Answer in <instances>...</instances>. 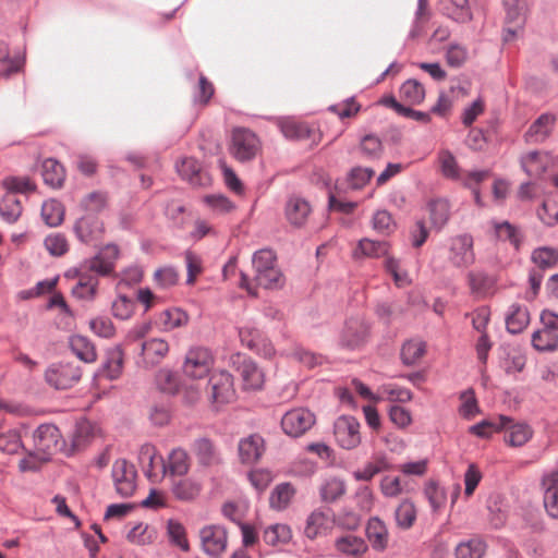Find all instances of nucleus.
<instances>
[{
    "instance_id": "f257e3e1",
    "label": "nucleus",
    "mask_w": 558,
    "mask_h": 558,
    "mask_svg": "<svg viewBox=\"0 0 558 558\" xmlns=\"http://www.w3.org/2000/svg\"><path fill=\"white\" fill-rule=\"evenodd\" d=\"M118 245L108 243L102 246L93 257L85 259L74 269L77 282L99 283L98 277L110 276L119 258Z\"/></svg>"
},
{
    "instance_id": "f03ea898",
    "label": "nucleus",
    "mask_w": 558,
    "mask_h": 558,
    "mask_svg": "<svg viewBox=\"0 0 558 558\" xmlns=\"http://www.w3.org/2000/svg\"><path fill=\"white\" fill-rule=\"evenodd\" d=\"M254 280L267 290H278L284 286L286 278L277 265L276 253L268 247L256 251L252 256Z\"/></svg>"
},
{
    "instance_id": "7ed1b4c3",
    "label": "nucleus",
    "mask_w": 558,
    "mask_h": 558,
    "mask_svg": "<svg viewBox=\"0 0 558 558\" xmlns=\"http://www.w3.org/2000/svg\"><path fill=\"white\" fill-rule=\"evenodd\" d=\"M82 377V368L75 362H56L50 364L45 372L46 383L57 389L65 390L75 386Z\"/></svg>"
},
{
    "instance_id": "20e7f679",
    "label": "nucleus",
    "mask_w": 558,
    "mask_h": 558,
    "mask_svg": "<svg viewBox=\"0 0 558 558\" xmlns=\"http://www.w3.org/2000/svg\"><path fill=\"white\" fill-rule=\"evenodd\" d=\"M111 478L121 498L133 496L137 487V470L133 463L124 458L117 459L111 468Z\"/></svg>"
},
{
    "instance_id": "39448f33",
    "label": "nucleus",
    "mask_w": 558,
    "mask_h": 558,
    "mask_svg": "<svg viewBox=\"0 0 558 558\" xmlns=\"http://www.w3.org/2000/svg\"><path fill=\"white\" fill-rule=\"evenodd\" d=\"M213 363L214 359L208 349L194 347L186 352L182 369L186 377L202 379L209 374Z\"/></svg>"
},
{
    "instance_id": "423d86ee",
    "label": "nucleus",
    "mask_w": 558,
    "mask_h": 558,
    "mask_svg": "<svg viewBox=\"0 0 558 558\" xmlns=\"http://www.w3.org/2000/svg\"><path fill=\"white\" fill-rule=\"evenodd\" d=\"M360 422L352 415H340L333 423L336 442L345 450L355 449L361 444Z\"/></svg>"
},
{
    "instance_id": "0eeeda50",
    "label": "nucleus",
    "mask_w": 558,
    "mask_h": 558,
    "mask_svg": "<svg viewBox=\"0 0 558 558\" xmlns=\"http://www.w3.org/2000/svg\"><path fill=\"white\" fill-rule=\"evenodd\" d=\"M140 350L137 365L145 369L159 365L169 353V343L161 338H150L137 343Z\"/></svg>"
},
{
    "instance_id": "6e6552de",
    "label": "nucleus",
    "mask_w": 558,
    "mask_h": 558,
    "mask_svg": "<svg viewBox=\"0 0 558 558\" xmlns=\"http://www.w3.org/2000/svg\"><path fill=\"white\" fill-rule=\"evenodd\" d=\"M315 415L306 408H295L284 413L281 427L284 434L298 438L305 434L315 424Z\"/></svg>"
},
{
    "instance_id": "1a4fd4ad",
    "label": "nucleus",
    "mask_w": 558,
    "mask_h": 558,
    "mask_svg": "<svg viewBox=\"0 0 558 558\" xmlns=\"http://www.w3.org/2000/svg\"><path fill=\"white\" fill-rule=\"evenodd\" d=\"M33 439L36 449L46 454L62 451L65 445L60 429L51 423L40 424L34 430Z\"/></svg>"
},
{
    "instance_id": "9d476101",
    "label": "nucleus",
    "mask_w": 558,
    "mask_h": 558,
    "mask_svg": "<svg viewBox=\"0 0 558 558\" xmlns=\"http://www.w3.org/2000/svg\"><path fill=\"white\" fill-rule=\"evenodd\" d=\"M258 149V138L248 129L238 128L232 133L231 154L239 161L253 159Z\"/></svg>"
},
{
    "instance_id": "9b49d317",
    "label": "nucleus",
    "mask_w": 558,
    "mask_h": 558,
    "mask_svg": "<svg viewBox=\"0 0 558 558\" xmlns=\"http://www.w3.org/2000/svg\"><path fill=\"white\" fill-rule=\"evenodd\" d=\"M73 232L81 243L92 244L101 239L105 227L97 215L86 213L75 221Z\"/></svg>"
},
{
    "instance_id": "f8f14e48",
    "label": "nucleus",
    "mask_w": 558,
    "mask_h": 558,
    "mask_svg": "<svg viewBox=\"0 0 558 558\" xmlns=\"http://www.w3.org/2000/svg\"><path fill=\"white\" fill-rule=\"evenodd\" d=\"M448 259L458 268H465L472 265L475 259L473 238L470 234H460L451 239Z\"/></svg>"
},
{
    "instance_id": "ddd939ff",
    "label": "nucleus",
    "mask_w": 558,
    "mask_h": 558,
    "mask_svg": "<svg viewBox=\"0 0 558 558\" xmlns=\"http://www.w3.org/2000/svg\"><path fill=\"white\" fill-rule=\"evenodd\" d=\"M208 386L213 403H228L234 397L233 377L227 371L214 372L209 377Z\"/></svg>"
},
{
    "instance_id": "4468645a",
    "label": "nucleus",
    "mask_w": 558,
    "mask_h": 558,
    "mask_svg": "<svg viewBox=\"0 0 558 558\" xmlns=\"http://www.w3.org/2000/svg\"><path fill=\"white\" fill-rule=\"evenodd\" d=\"M191 450L198 465L204 469L216 468L222 463L220 451L208 437L196 438L191 445Z\"/></svg>"
},
{
    "instance_id": "2eb2a0df",
    "label": "nucleus",
    "mask_w": 558,
    "mask_h": 558,
    "mask_svg": "<svg viewBox=\"0 0 558 558\" xmlns=\"http://www.w3.org/2000/svg\"><path fill=\"white\" fill-rule=\"evenodd\" d=\"M203 550L211 556H220L227 547V530L218 524L204 526L199 532Z\"/></svg>"
},
{
    "instance_id": "dca6fc26",
    "label": "nucleus",
    "mask_w": 558,
    "mask_h": 558,
    "mask_svg": "<svg viewBox=\"0 0 558 558\" xmlns=\"http://www.w3.org/2000/svg\"><path fill=\"white\" fill-rule=\"evenodd\" d=\"M368 336V325L361 318H349L340 333L339 344L342 348L354 350L362 345Z\"/></svg>"
},
{
    "instance_id": "f3484780",
    "label": "nucleus",
    "mask_w": 558,
    "mask_h": 558,
    "mask_svg": "<svg viewBox=\"0 0 558 558\" xmlns=\"http://www.w3.org/2000/svg\"><path fill=\"white\" fill-rule=\"evenodd\" d=\"M312 213V206L307 199L299 195L288 197L284 205V216L288 222L296 228H303Z\"/></svg>"
},
{
    "instance_id": "a211bd4d",
    "label": "nucleus",
    "mask_w": 558,
    "mask_h": 558,
    "mask_svg": "<svg viewBox=\"0 0 558 558\" xmlns=\"http://www.w3.org/2000/svg\"><path fill=\"white\" fill-rule=\"evenodd\" d=\"M233 363L238 364L236 368L245 390H259L263 388L264 373L253 360L238 354Z\"/></svg>"
},
{
    "instance_id": "6ab92c4d",
    "label": "nucleus",
    "mask_w": 558,
    "mask_h": 558,
    "mask_svg": "<svg viewBox=\"0 0 558 558\" xmlns=\"http://www.w3.org/2000/svg\"><path fill=\"white\" fill-rule=\"evenodd\" d=\"M499 366L507 375H517L525 366L526 357L522 351L511 344H502L498 349Z\"/></svg>"
},
{
    "instance_id": "aec40b11",
    "label": "nucleus",
    "mask_w": 558,
    "mask_h": 558,
    "mask_svg": "<svg viewBox=\"0 0 558 558\" xmlns=\"http://www.w3.org/2000/svg\"><path fill=\"white\" fill-rule=\"evenodd\" d=\"M438 11L459 24H465L473 20V13L469 0H438Z\"/></svg>"
},
{
    "instance_id": "412c9836",
    "label": "nucleus",
    "mask_w": 558,
    "mask_h": 558,
    "mask_svg": "<svg viewBox=\"0 0 558 558\" xmlns=\"http://www.w3.org/2000/svg\"><path fill=\"white\" fill-rule=\"evenodd\" d=\"M556 124V116L550 112L542 113L527 129L524 140L530 144L544 143Z\"/></svg>"
},
{
    "instance_id": "4be33fe9",
    "label": "nucleus",
    "mask_w": 558,
    "mask_h": 558,
    "mask_svg": "<svg viewBox=\"0 0 558 558\" xmlns=\"http://www.w3.org/2000/svg\"><path fill=\"white\" fill-rule=\"evenodd\" d=\"M175 169L179 175L193 186H203L209 183V177L207 172L203 171L201 165L195 158H182L181 160L177 161Z\"/></svg>"
},
{
    "instance_id": "5701e85b",
    "label": "nucleus",
    "mask_w": 558,
    "mask_h": 558,
    "mask_svg": "<svg viewBox=\"0 0 558 558\" xmlns=\"http://www.w3.org/2000/svg\"><path fill=\"white\" fill-rule=\"evenodd\" d=\"M543 501L549 517L558 519V470L542 477Z\"/></svg>"
},
{
    "instance_id": "b1692460",
    "label": "nucleus",
    "mask_w": 558,
    "mask_h": 558,
    "mask_svg": "<svg viewBox=\"0 0 558 558\" xmlns=\"http://www.w3.org/2000/svg\"><path fill=\"white\" fill-rule=\"evenodd\" d=\"M426 209L429 214V220L437 231H440L449 221L450 218V203L447 198L436 197L430 198L426 203Z\"/></svg>"
},
{
    "instance_id": "393cba45",
    "label": "nucleus",
    "mask_w": 558,
    "mask_h": 558,
    "mask_svg": "<svg viewBox=\"0 0 558 558\" xmlns=\"http://www.w3.org/2000/svg\"><path fill=\"white\" fill-rule=\"evenodd\" d=\"M501 430L506 433L505 441L512 447L523 446L533 435V430L527 424L515 423L510 416L509 422L505 424Z\"/></svg>"
},
{
    "instance_id": "a878e982",
    "label": "nucleus",
    "mask_w": 558,
    "mask_h": 558,
    "mask_svg": "<svg viewBox=\"0 0 558 558\" xmlns=\"http://www.w3.org/2000/svg\"><path fill=\"white\" fill-rule=\"evenodd\" d=\"M530 323V314L526 306L513 303L506 315L507 331L512 335L521 333Z\"/></svg>"
},
{
    "instance_id": "bb28decb",
    "label": "nucleus",
    "mask_w": 558,
    "mask_h": 558,
    "mask_svg": "<svg viewBox=\"0 0 558 558\" xmlns=\"http://www.w3.org/2000/svg\"><path fill=\"white\" fill-rule=\"evenodd\" d=\"M366 536L373 547L377 551H383L388 545V530L378 517H373L366 525Z\"/></svg>"
},
{
    "instance_id": "cd10ccee",
    "label": "nucleus",
    "mask_w": 558,
    "mask_h": 558,
    "mask_svg": "<svg viewBox=\"0 0 558 558\" xmlns=\"http://www.w3.org/2000/svg\"><path fill=\"white\" fill-rule=\"evenodd\" d=\"M335 547L342 556L349 558H359L367 550L365 541L351 534L338 537Z\"/></svg>"
},
{
    "instance_id": "c85d7f7f",
    "label": "nucleus",
    "mask_w": 558,
    "mask_h": 558,
    "mask_svg": "<svg viewBox=\"0 0 558 558\" xmlns=\"http://www.w3.org/2000/svg\"><path fill=\"white\" fill-rule=\"evenodd\" d=\"M158 458L162 463L163 472H169L171 475L183 476L190 470L187 452L182 448H175L170 452L168 464L161 456Z\"/></svg>"
},
{
    "instance_id": "c756f323",
    "label": "nucleus",
    "mask_w": 558,
    "mask_h": 558,
    "mask_svg": "<svg viewBox=\"0 0 558 558\" xmlns=\"http://www.w3.org/2000/svg\"><path fill=\"white\" fill-rule=\"evenodd\" d=\"M239 457L244 464L256 462L263 453V439L259 436H248L239 442Z\"/></svg>"
},
{
    "instance_id": "7c9ffc66",
    "label": "nucleus",
    "mask_w": 558,
    "mask_h": 558,
    "mask_svg": "<svg viewBox=\"0 0 558 558\" xmlns=\"http://www.w3.org/2000/svg\"><path fill=\"white\" fill-rule=\"evenodd\" d=\"M509 422V416L498 415L496 417L483 420L469 428V433L480 438L487 439L493 434L501 432L505 424Z\"/></svg>"
},
{
    "instance_id": "2f4dec72",
    "label": "nucleus",
    "mask_w": 558,
    "mask_h": 558,
    "mask_svg": "<svg viewBox=\"0 0 558 558\" xmlns=\"http://www.w3.org/2000/svg\"><path fill=\"white\" fill-rule=\"evenodd\" d=\"M155 385L158 390L169 396H175L181 391L179 375L170 368H160L155 374Z\"/></svg>"
},
{
    "instance_id": "473e14b6",
    "label": "nucleus",
    "mask_w": 558,
    "mask_h": 558,
    "mask_svg": "<svg viewBox=\"0 0 558 558\" xmlns=\"http://www.w3.org/2000/svg\"><path fill=\"white\" fill-rule=\"evenodd\" d=\"M123 361L124 354L120 347L110 350L101 364L99 374L110 380L117 379L122 373Z\"/></svg>"
},
{
    "instance_id": "72a5a7b5",
    "label": "nucleus",
    "mask_w": 558,
    "mask_h": 558,
    "mask_svg": "<svg viewBox=\"0 0 558 558\" xmlns=\"http://www.w3.org/2000/svg\"><path fill=\"white\" fill-rule=\"evenodd\" d=\"M329 523L330 515L328 511L316 509L306 519L304 534L307 538L314 539L328 529Z\"/></svg>"
},
{
    "instance_id": "f704fd0d",
    "label": "nucleus",
    "mask_w": 558,
    "mask_h": 558,
    "mask_svg": "<svg viewBox=\"0 0 558 558\" xmlns=\"http://www.w3.org/2000/svg\"><path fill=\"white\" fill-rule=\"evenodd\" d=\"M392 469L391 462L385 456H377L373 461L366 463L363 469L353 472V477L356 481L368 482L375 475Z\"/></svg>"
},
{
    "instance_id": "c9c22d12",
    "label": "nucleus",
    "mask_w": 558,
    "mask_h": 558,
    "mask_svg": "<svg viewBox=\"0 0 558 558\" xmlns=\"http://www.w3.org/2000/svg\"><path fill=\"white\" fill-rule=\"evenodd\" d=\"M71 351L83 362L92 363L96 361L97 353L90 340L81 335H74L69 340Z\"/></svg>"
},
{
    "instance_id": "e433bc0d",
    "label": "nucleus",
    "mask_w": 558,
    "mask_h": 558,
    "mask_svg": "<svg viewBox=\"0 0 558 558\" xmlns=\"http://www.w3.org/2000/svg\"><path fill=\"white\" fill-rule=\"evenodd\" d=\"M41 175L44 182L53 189L61 187L65 179L63 166L53 158H48L43 162Z\"/></svg>"
},
{
    "instance_id": "4c0bfd02",
    "label": "nucleus",
    "mask_w": 558,
    "mask_h": 558,
    "mask_svg": "<svg viewBox=\"0 0 558 558\" xmlns=\"http://www.w3.org/2000/svg\"><path fill=\"white\" fill-rule=\"evenodd\" d=\"M201 490V483L190 477L181 478L172 484V494L181 501H191L195 499L199 495Z\"/></svg>"
},
{
    "instance_id": "58836bf2",
    "label": "nucleus",
    "mask_w": 558,
    "mask_h": 558,
    "mask_svg": "<svg viewBox=\"0 0 558 558\" xmlns=\"http://www.w3.org/2000/svg\"><path fill=\"white\" fill-rule=\"evenodd\" d=\"M359 154L362 159L373 161L381 158L384 146L380 138L374 134L362 137L359 146Z\"/></svg>"
},
{
    "instance_id": "ea45409f",
    "label": "nucleus",
    "mask_w": 558,
    "mask_h": 558,
    "mask_svg": "<svg viewBox=\"0 0 558 558\" xmlns=\"http://www.w3.org/2000/svg\"><path fill=\"white\" fill-rule=\"evenodd\" d=\"M531 259L538 267L537 270L544 272V270L558 264V248L550 246L537 247L532 252Z\"/></svg>"
},
{
    "instance_id": "a19ab883",
    "label": "nucleus",
    "mask_w": 558,
    "mask_h": 558,
    "mask_svg": "<svg viewBox=\"0 0 558 558\" xmlns=\"http://www.w3.org/2000/svg\"><path fill=\"white\" fill-rule=\"evenodd\" d=\"M21 450H24V445L20 432L0 428V451L7 454H16Z\"/></svg>"
},
{
    "instance_id": "79ce46f5",
    "label": "nucleus",
    "mask_w": 558,
    "mask_h": 558,
    "mask_svg": "<svg viewBox=\"0 0 558 558\" xmlns=\"http://www.w3.org/2000/svg\"><path fill=\"white\" fill-rule=\"evenodd\" d=\"M486 551L483 539L475 537L459 543L456 547L457 558H482Z\"/></svg>"
},
{
    "instance_id": "37998d69",
    "label": "nucleus",
    "mask_w": 558,
    "mask_h": 558,
    "mask_svg": "<svg viewBox=\"0 0 558 558\" xmlns=\"http://www.w3.org/2000/svg\"><path fill=\"white\" fill-rule=\"evenodd\" d=\"M532 345L539 352H551L558 349V335L545 328L538 329L532 335Z\"/></svg>"
},
{
    "instance_id": "c03bdc74",
    "label": "nucleus",
    "mask_w": 558,
    "mask_h": 558,
    "mask_svg": "<svg viewBox=\"0 0 558 558\" xmlns=\"http://www.w3.org/2000/svg\"><path fill=\"white\" fill-rule=\"evenodd\" d=\"M22 205L14 195H4L0 202V216L8 223H14L22 215Z\"/></svg>"
},
{
    "instance_id": "a18cd8bd",
    "label": "nucleus",
    "mask_w": 558,
    "mask_h": 558,
    "mask_svg": "<svg viewBox=\"0 0 558 558\" xmlns=\"http://www.w3.org/2000/svg\"><path fill=\"white\" fill-rule=\"evenodd\" d=\"M291 537V529L287 524L281 523H276L266 527L263 533L264 542L270 546L287 544Z\"/></svg>"
},
{
    "instance_id": "49530a36",
    "label": "nucleus",
    "mask_w": 558,
    "mask_h": 558,
    "mask_svg": "<svg viewBox=\"0 0 558 558\" xmlns=\"http://www.w3.org/2000/svg\"><path fill=\"white\" fill-rule=\"evenodd\" d=\"M2 185L7 190V195H27L36 191V184L28 177H8Z\"/></svg>"
},
{
    "instance_id": "de8ad7c7",
    "label": "nucleus",
    "mask_w": 558,
    "mask_h": 558,
    "mask_svg": "<svg viewBox=\"0 0 558 558\" xmlns=\"http://www.w3.org/2000/svg\"><path fill=\"white\" fill-rule=\"evenodd\" d=\"M344 493L345 483L337 477L326 480L319 488V496L324 502H335L344 495Z\"/></svg>"
},
{
    "instance_id": "09e8293b",
    "label": "nucleus",
    "mask_w": 558,
    "mask_h": 558,
    "mask_svg": "<svg viewBox=\"0 0 558 558\" xmlns=\"http://www.w3.org/2000/svg\"><path fill=\"white\" fill-rule=\"evenodd\" d=\"M294 494L295 489L290 483H281L277 485L269 498L271 508L276 510L286 509Z\"/></svg>"
},
{
    "instance_id": "8fccbe9b",
    "label": "nucleus",
    "mask_w": 558,
    "mask_h": 558,
    "mask_svg": "<svg viewBox=\"0 0 558 558\" xmlns=\"http://www.w3.org/2000/svg\"><path fill=\"white\" fill-rule=\"evenodd\" d=\"M425 342L420 340H409L405 341L401 348L400 357L404 365L412 366L417 363V361L425 353Z\"/></svg>"
},
{
    "instance_id": "3c124183",
    "label": "nucleus",
    "mask_w": 558,
    "mask_h": 558,
    "mask_svg": "<svg viewBox=\"0 0 558 558\" xmlns=\"http://www.w3.org/2000/svg\"><path fill=\"white\" fill-rule=\"evenodd\" d=\"M468 280L472 292L478 294L489 293L496 283L495 279L484 271H470Z\"/></svg>"
},
{
    "instance_id": "603ef678",
    "label": "nucleus",
    "mask_w": 558,
    "mask_h": 558,
    "mask_svg": "<svg viewBox=\"0 0 558 558\" xmlns=\"http://www.w3.org/2000/svg\"><path fill=\"white\" fill-rule=\"evenodd\" d=\"M396 522L403 530L410 529L416 520V508L410 499H404L395 511Z\"/></svg>"
},
{
    "instance_id": "864d4df0",
    "label": "nucleus",
    "mask_w": 558,
    "mask_h": 558,
    "mask_svg": "<svg viewBox=\"0 0 558 558\" xmlns=\"http://www.w3.org/2000/svg\"><path fill=\"white\" fill-rule=\"evenodd\" d=\"M494 227L499 239L509 241L517 251L520 250L521 243L523 241V235L520 229L508 221L496 222Z\"/></svg>"
},
{
    "instance_id": "5fc2aeb1",
    "label": "nucleus",
    "mask_w": 558,
    "mask_h": 558,
    "mask_svg": "<svg viewBox=\"0 0 558 558\" xmlns=\"http://www.w3.org/2000/svg\"><path fill=\"white\" fill-rule=\"evenodd\" d=\"M400 95L411 104L418 105L425 98V88L418 81L410 78L401 85Z\"/></svg>"
},
{
    "instance_id": "6e6d98bb",
    "label": "nucleus",
    "mask_w": 558,
    "mask_h": 558,
    "mask_svg": "<svg viewBox=\"0 0 558 558\" xmlns=\"http://www.w3.org/2000/svg\"><path fill=\"white\" fill-rule=\"evenodd\" d=\"M440 171L442 175L447 179L459 180L460 179V169L453 154L448 149H442L438 155Z\"/></svg>"
},
{
    "instance_id": "4d7b16f0",
    "label": "nucleus",
    "mask_w": 558,
    "mask_h": 558,
    "mask_svg": "<svg viewBox=\"0 0 558 558\" xmlns=\"http://www.w3.org/2000/svg\"><path fill=\"white\" fill-rule=\"evenodd\" d=\"M424 495L427 498L433 512H437L447 499L445 489L435 481L426 483L424 487Z\"/></svg>"
},
{
    "instance_id": "13d9d810",
    "label": "nucleus",
    "mask_w": 558,
    "mask_h": 558,
    "mask_svg": "<svg viewBox=\"0 0 558 558\" xmlns=\"http://www.w3.org/2000/svg\"><path fill=\"white\" fill-rule=\"evenodd\" d=\"M107 206L106 194L99 191H94L87 194L81 201V207L88 214L98 215Z\"/></svg>"
},
{
    "instance_id": "bf43d9fd",
    "label": "nucleus",
    "mask_w": 558,
    "mask_h": 558,
    "mask_svg": "<svg viewBox=\"0 0 558 558\" xmlns=\"http://www.w3.org/2000/svg\"><path fill=\"white\" fill-rule=\"evenodd\" d=\"M138 462L145 473L150 478L154 472V464L157 458V450L151 444H144L138 450Z\"/></svg>"
},
{
    "instance_id": "052dcab7",
    "label": "nucleus",
    "mask_w": 558,
    "mask_h": 558,
    "mask_svg": "<svg viewBox=\"0 0 558 558\" xmlns=\"http://www.w3.org/2000/svg\"><path fill=\"white\" fill-rule=\"evenodd\" d=\"M135 301L124 294L118 295L112 302V315L121 320L129 319L134 312Z\"/></svg>"
},
{
    "instance_id": "680f3d73",
    "label": "nucleus",
    "mask_w": 558,
    "mask_h": 558,
    "mask_svg": "<svg viewBox=\"0 0 558 558\" xmlns=\"http://www.w3.org/2000/svg\"><path fill=\"white\" fill-rule=\"evenodd\" d=\"M357 248L361 253L368 257H381L387 255L389 244L386 241H374L369 239H362L359 242Z\"/></svg>"
},
{
    "instance_id": "e2e57ef3",
    "label": "nucleus",
    "mask_w": 558,
    "mask_h": 558,
    "mask_svg": "<svg viewBox=\"0 0 558 558\" xmlns=\"http://www.w3.org/2000/svg\"><path fill=\"white\" fill-rule=\"evenodd\" d=\"M167 533L169 541L180 547L182 550H189V542L185 535V527L175 520L170 519L167 523Z\"/></svg>"
},
{
    "instance_id": "0e129e2a",
    "label": "nucleus",
    "mask_w": 558,
    "mask_h": 558,
    "mask_svg": "<svg viewBox=\"0 0 558 558\" xmlns=\"http://www.w3.org/2000/svg\"><path fill=\"white\" fill-rule=\"evenodd\" d=\"M489 511V522L495 529L501 527L507 519L506 511L501 507V497L499 495L490 496L487 500Z\"/></svg>"
},
{
    "instance_id": "69168bd1",
    "label": "nucleus",
    "mask_w": 558,
    "mask_h": 558,
    "mask_svg": "<svg viewBox=\"0 0 558 558\" xmlns=\"http://www.w3.org/2000/svg\"><path fill=\"white\" fill-rule=\"evenodd\" d=\"M374 173V170L368 167H353L348 173L349 185L354 190H360L368 183Z\"/></svg>"
},
{
    "instance_id": "338daca9",
    "label": "nucleus",
    "mask_w": 558,
    "mask_h": 558,
    "mask_svg": "<svg viewBox=\"0 0 558 558\" xmlns=\"http://www.w3.org/2000/svg\"><path fill=\"white\" fill-rule=\"evenodd\" d=\"M41 217L49 227H57L63 221V209L59 203H44Z\"/></svg>"
},
{
    "instance_id": "774afa93",
    "label": "nucleus",
    "mask_w": 558,
    "mask_h": 558,
    "mask_svg": "<svg viewBox=\"0 0 558 558\" xmlns=\"http://www.w3.org/2000/svg\"><path fill=\"white\" fill-rule=\"evenodd\" d=\"M154 279L158 287L169 289L179 281V272L173 266L158 268L154 274Z\"/></svg>"
}]
</instances>
